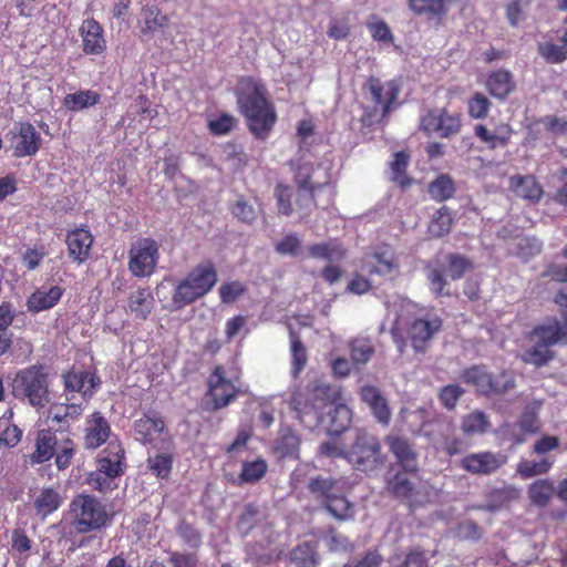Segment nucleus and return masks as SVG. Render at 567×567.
I'll list each match as a JSON object with an SVG mask.
<instances>
[{
    "mask_svg": "<svg viewBox=\"0 0 567 567\" xmlns=\"http://www.w3.org/2000/svg\"><path fill=\"white\" fill-rule=\"evenodd\" d=\"M238 110L246 118L250 133L265 141L277 122L275 105L266 86L251 76L241 78L236 89Z\"/></svg>",
    "mask_w": 567,
    "mask_h": 567,
    "instance_id": "1",
    "label": "nucleus"
},
{
    "mask_svg": "<svg viewBox=\"0 0 567 567\" xmlns=\"http://www.w3.org/2000/svg\"><path fill=\"white\" fill-rule=\"evenodd\" d=\"M308 489L334 519L347 522L354 518V504L348 499L346 483L341 478L318 475L310 478Z\"/></svg>",
    "mask_w": 567,
    "mask_h": 567,
    "instance_id": "2",
    "label": "nucleus"
},
{
    "mask_svg": "<svg viewBox=\"0 0 567 567\" xmlns=\"http://www.w3.org/2000/svg\"><path fill=\"white\" fill-rule=\"evenodd\" d=\"M218 280L217 269L212 260L196 265L174 288L172 300L166 309L177 311L206 296Z\"/></svg>",
    "mask_w": 567,
    "mask_h": 567,
    "instance_id": "3",
    "label": "nucleus"
},
{
    "mask_svg": "<svg viewBox=\"0 0 567 567\" xmlns=\"http://www.w3.org/2000/svg\"><path fill=\"white\" fill-rule=\"evenodd\" d=\"M11 388L16 399L27 401L37 410L45 408L50 402L49 368L35 363L17 371Z\"/></svg>",
    "mask_w": 567,
    "mask_h": 567,
    "instance_id": "4",
    "label": "nucleus"
},
{
    "mask_svg": "<svg viewBox=\"0 0 567 567\" xmlns=\"http://www.w3.org/2000/svg\"><path fill=\"white\" fill-rule=\"evenodd\" d=\"M367 87L374 105L364 109L360 122L363 126L371 127L391 113L400 95L401 85L396 80L382 82L379 78L371 75L367 80Z\"/></svg>",
    "mask_w": 567,
    "mask_h": 567,
    "instance_id": "5",
    "label": "nucleus"
},
{
    "mask_svg": "<svg viewBox=\"0 0 567 567\" xmlns=\"http://www.w3.org/2000/svg\"><path fill=\"white\" fill-rule=\"evenodd\" d=\"M72 525L80 534L101 530L111 520L106 506L95 496L76 495L70 503Z\"/></svg>",
    "mask_w": 567,
    "mask_h": 567,
    "instance_id": "6",
    "label": "nucleus"
},
{
    "mask_svg": "<svg viewBox=\"0 0 567 567\" xmlns=\"http://www.w3.org/2000/svg\"><path fill=\"white\" fill-rule=\"evenodd\" d=\"M344 458L358 471L371 473L381 468L385 463L381 442L374 434L360 430L346 451Z\"/></svg>",
    "mask_w": 567,
    "mask_h": 567,
    "instance_id": "7",
    "label": "nucleus"
},
{
    "mask_svg": "<svg viewBox=\"0 0 567 567\" xmlns=\"http://www.w3.org/2000/svg\"><path fill=\"white\" fill-rule=\"evenodd\" d=\"M126 471L125 451L120 442H110L99 454L96 470L89 475V483L99 491L109 486L107 480L122 476Z\"/></svg>",
    "mask_w": 567,
    "mask_h": 567,
    "instance_id": "8",
    "label": "nucleus"
},
{
    "mask_svg": "<svg viewBox=\"0 0 567 567\" xmlns=\"http://www.w3.org/2000/svg\"><path fill=\"white\" fill-rule=\"evenodd\" d=\"M554 302L560 308L563 322L557 318L548 319L546 322L534 327L528 334L529 340L549 349L557 343H567V291L558 290L554 297Z\"/></svg>",
    "mask_w": 567,
    "mask_h": 567,
    "instance_id": "9",
    "label": "nucleus"
},
{
    "mask_svg": "<svg viewBox=\"0 0 567 567\" xmlns=\"http://www.w3.org/2000/svg\"><path fill=\"white\" fill-rule=\"evenodd\" d=\"M159 259V244L151 237L135 240L128 249L127 269L136 278L151 277Z\"/></svg>",
    "mask_w": 567,
    "mask_h": 567,
    "instance_id": "10",
    "label": "nucleus"
},
{
    "mask_svg": "<svg viewBox=\"0 0 567 567\" xmlns=\"http://www.w3.org/2000/svg\"><path fill=\"white\" fill-rule=\"evenodd\" d=\"M462 380L483 395L504 394L515 386L514 378L506 371L488 373L484 367L473 365L462 373Z\"/></svg>",
    "mask_w": 567,
    "mask_h": 567,
    "instance_id": "11",
    "label": "nucleus"
},
{
    "mask_svg": "<svg viewBox=\"0 0 567 567\" xmlns=\"http://www.w3.org/2000/svg\"><path fill=\"white\" fill-rule=\"evenodd\" d=\"M363 268L370 276H380L390 280L400 274V262L394 249L382 244L365 252L362 258Z\"/></svg>",
    "mask_w": 567,
    "mask_h": 567,
    "instance_id": "12",
    "label": "nucleus"
},
{
    "mask_svg": "<svg viewBox=\"0 0 567 567\" xmlns=\"http://www.w3.org/2000/svg\"><path fill=\"white\" fill-rule=\"evenodd\" d=\"M462 118L446 109H430L420 121V130L427 135L449 138L461 132Z\"/></svg>",
    "mask_w": 567,
    "mask_h": 567,
    "instance_id": "13",
    "label": "nucleus"
},
{
    "mask_svg": "<svg viewBox=\"0 0 567 567\" xmlns=\"http://www.w3.org/2000/svg\"><path fill=\"white\" fill-rule=\"evenodd\" d=\"M240 390L226 377L225 368L217 364L207 379L206 396L209 398L213 410L228 406L236 400Z\"/></svg>",
    "mask_w": 567,
    "mask_h": 567,
    "instance_id": "14",
    "label": "nucleus"
},
{
    "mask_svg": "<svg viewBox=\"0 0 567 567\" xmlns=\"http://www.w3.org/2000/svg\"><path fill=\"white\" fill-rule=\"evenodd\" d=\"M443 321L435 313H426L422 318H415L408 327V338L413 349L417 352H424L427 343L442 329Z\"/></svg>",
    "mask_w": 567,
    "mask_h": 567,
    "instance_id": "15",
    "label": "nucleus"
},
{
    "mask_svg": "<svg viewBox=\"0 0 567 567\" xmlns=\"http://www.w3.org/2000/svg\"><path fill=\"white\" fill-rule=\"evenodd\" d=\"M507 462L506 455L497 452L482 451L465 455L460 466L473 475H491L496 473Z\"/></svg>",
    "mask_w": 567,
    "mask_h": 567,
    "instance_id": "16",
    "label": "nucleus"
},
{
    "mask_svg": "<svg viewBox=\"0 0 567 567\" xmlns=\"http://www.w3.org/2000/svg\"><path fill=\"white\" fill-rule=\"evenodd\" d=\"M542 430V423L536 406L527 405L519 419L507 426L506 437L512 446L522 445L529 435H535Z\"/></svg>",
    "mask_w": 567,
    "mask_h": 567,
    "instance_id": "17",
    "label": "nucleus"
},
{
    "mask_svg": "<svg viewBox=\"0 0 567 567\" xmlns=\"http://www.w3.org/2000/svg\"><path fill=\"white\" fill-rule=\"evenodd\" d=\"M112 434L111 424L100 412L90 414L84 423L82 444L85 450L94 451L107 442Z\"/></svg>",
    "mask_w": 567,
    "mask_h": 567,
    "instance_id": "18",
    "label": "nucleus"
},
{
    "mask_svg": "<svg viewBox=\"0 0 567 567\" xmlns=\"http://www.w3.org/2000/svg\"><path fill=\"white\" fill-rule=\"evenodd\" d=\"M93 243V235L86 226L68 231L65 244L69 258L78 265L86 262L91 257Z\"/></svg>",
    "mask_w": 567,
    "mask_h": 567,
    "instance_id": "19",
    "label": "nucleus"
},
{
    "mask_svg": "<svg viewBox=\"0 0 567 567\" xmlns=\"http://www.w3.org/2000/svg\"><path fill=\"white\" fill-rule=\"evenodd\" d=\"M384 442L404 472H417V453L408 437L389 434L384 437Z\"/></svg>",
    "mask_w": 567,
    "mask_h": 567,
    "instance_id": "20",
    "label": "nucleus"
},
{
    "mask_svg": "<svg viewBox=\"0 0 567 567\" xmlns=\"http://www.w3.org/2000/svg\"><path fill=\"white\" fill-rule=\"evenodd\" d=\"M289 166L293 171V182L299 192V198H301V192H306L308 194V199L317 206L316 203V193L326 186L329 182L324 183H315L311 177L315 173V166L310 162H295L289 161ZM300 199L297 200L299 205Z\"/></svg>",
    "mask_w": 567,
    "mask_h": 567,
    "instance_id": "21",
    "label": "nucleus"
},
{
    "mask_svg": "<svg viewBox=\"0 0 567 567\" xmlns=\"http://www.w3.org/2000/svg\"><path fill=\"white\" fill-rule=\"evenodd\" d=\"M17 142L13 146L16 157L34 156L41 147V134L30 122H19L16 124Z\"/></svg>",
    "mask_w": 567,
    "mask_h": 567,
    "instance_id": "22",
    "label": "nucleus"
},
{
    "mask_svg": "<svg viewBox=\"0 0 567 567\" xmlns=\"http://www.w3.org/2000/svg\"><path fill=\"white\" fill-rule=\"evenodd\" d=\"M134 433L136 440L146 445L155 442L165 431L166 425L164 419L156 412H148L135 420Z\"/></svg>",
    "mask_w": 567,
    "mask_h": 567,
    "instance_id": "23",
    "label": "nucleus"
},
{
    "mask_svg": "<svg viewBox=\"0 0 567 567\" xmlns=\"http://www.w3.org/2000/svg\"><path fill=\"white\" fill-rule=\"evenodd\" d=\"M512 128L508 124H499L494 130H489L485 124H476L474 126L475 137L488 150L493 151L498 147L508 145L512 137Z\"/></svg>",
    "mask_w": 567,
    "mask_h": 567,
    "instance_id": "24",
    "label": "nucleus"
},
{
    "mask_svg": "<svg viewBox=\"0 0 567 567\" xmlns=\"http://www.w3.org/2000/svg\"><path fill=\"white\" fill-rule=\"evenodd\" d=\"M63 384L66 391L80 392L84 399H90L96 386L100 385V379L89 371H68L63 375Z\"/></svg>",
    "mask_w": 567,
    "mask_h": 567,
    "instance_id": "25",
    "label": "nucleus"
},
{
    "mask_svg": "<svg viewBox=\"0 0 567 567\" xmlns=\"http://www.w3.org/2000/svg\"><path fill=\"white\" fill-rule=\"evenodd\" d=\"M80 33L83 42V51L86 54H101L106 49L104 31L101 24L93 18L83 21Z\"/></svg>",
    "mask_w": 567,
    "mask_h": 567,
    "instance_id": "26",
    "label": "nucleus"
},
{
    "mask_svg": "<svg viewBox=\"0 0 567 567\" xmlns=\"http://www.w3.org/2000/svg\"><path fill=\"white\" fill-rule=\"evenodd\" d=\"M361 400L369 405L373 416L382 425H388L391 421V410L386 399L374 385H364L360 391Z\"/></svg>",
    "mask_w": 567,
    "mask_h": 567,
    "instance_id": "27",
    "label": "nucleus"
},
{
    "mask_svg": "<svg viewBox=\"0 0 567 567\" xmlns=\"http://www.w3.org/2000/svg\"><path fill=\"white\" fill-rule=\"evenodd\" d=\"M485 87L488 93L497 99L505 100L516 89L513 74L507 70H496L487 75Z\"/></svg>",
    "mask_w": 567,
    "mask_h": 567,
    "instance_id": "28",
    "label": "nucleus"
},
{
    "mask_svg": "<svg viewBox=\"0 0 567 567\" xmlns=\"http://www.w3.org/2000/svg\"><path fill=\"white\" fill-rule=\"evenodd\" d=\"M58 445L56 435L51 430H40L35 439V449L28 455L27 462L31 465L41 464L54 456Z\"/></svg>",
    "mask_w": 567,
    "mask_h": 567,
    "instance_id": "29",
    "label": "nucleus"
},
{
    "mask_svg": "<svg viewBox=\"0 0 567 567\" xmlns=\"http://www.w3.org/2000/svg\"><path fill=\"white\" fill-rule=\"evenodd\" d=\"M64 289L60 286H52L48 291L35 290L27 299V309L31 313H39L49 310L59 303Z\"/></svg>",
    "mask_w": 567,
    "mask_h": 567,
    "instance_id": "30",
    "label": "nucleus"
},
{
    "mask_svg": "<svg viewBox=\"0 0 567 567\" xmlns=\"http://www.w3.org/2000/svg\"><path fill=\"white\" fill-rule=\"evenodd\" d=\"M440 437L432 440L437 451H443L447 456L452 457L463 453L466 449L464 441L453 434V427L449 423H440L437 425Z\"/></svg>",
    "mask_w": 567,
    "mask_h": 567,
    "instance_id": "31",
    "label": "nucleus"
},
{
    "mask_svg": "<svg viewBox=\"0 0 567 567\" xmlns=\"http://www.w3.org/2000/svg\"><path fill=\"white\" fill-rule=\"evenodd\" d=\"M169 24V19L155 4H146L141 9V19L138 21L141 33L154 34L163 31Z\"/></svg>",
    "mask_w": 567,
    "mask_h": 567,
    "instance_id": "32",
    "label": "nucleus"
},
{
    "mask_svg": "<svg viewBox=\"0 0 567 567\" xmlns=\"http://www.w3.org/2000/svg\"><path fill=\"white\" fill-rule=\"evenodd\" d=\"M62 504V496L54 487H43L33 502L35 515L42 519L59 509Z\"/></svg>",
    "mask_w": 567,
    "mask_h": 567,
    "instance_id": "33",
    "label": "nucleus"
},
{
    "mask_svg": "<svg viewBox=\"0 0 567 567\" xmlns=\"http://www.w3.org/2000/svg\"><path fill=\"white\" fill-rule=\"evenodd\" d=\"M509 187L517 196L535 203L539 202L543 195V187L532 175L511 177Z\"/></svg>",
    "mask_w": 567,
    "mask_h": 567,
    "instance_id": "34",
    "label": "nucleus"
},
{
    "mask_svg": "<svg viewBox=\"0 0 567 567\" xmlns=\"http://www.w3.org/2000/svg\"><path fill=\"white\" fill-rule=\"evenodd\" d=\"M127 302L130 312L141 320H146L154 308V298L148 288L138 287L130 293Z\"/></svg>",
    "mask_w": 567,
    "mask_h": 567,
    "instance_id": "35",
    "label": "nucleus"
},
{
    "mask_svg": "<svg viewBox=\"0 0 567 567\" xmlns=\"http://www.w3.org/2000/svg\"><path fill=\"white\" fill-rule=\"evenodd\" d=\"M410 154L405 151L395 152L390 162L391 181L401 189H406L413 184V178L408 174Z\"/></svg>",
    "mask_w": 567,
    "mask_h": 567,
    "instance_id": "36",
    "label": "nucleus"
},
{
    "mask_svg": "<svg viewBox=\"0 0 567 567\" xmlns=\"http://www.w3.org/2000/svg\"><path fill=\"white\" fill-rule=\"evenodd\" d=\"M101 95L93 90H81L75 93H69L63 97V106L70 112H79L90 106L96 105Z\"/></svg>",
    "mask_w": 567,
    "mask_h": 567,
    "instance_id": "37",
    "label": "nucleus"
},
{
    "mask_svg": "<svg viewBox=\"0 0 567 567\" xmlns=\"http://www.w3.org/2000/svg\"><path fill=\"white\" fill-rule=\"evenodd\" d=\"M427 193L437 203L446 202L454 197L456 185L449 174H441L429 184Z\"/></svg>",
    "mask_w": 567,
    "mask_h": 567,
    "instance_id": "38",
    "label": "nucleus"
},
{
    "mask_svg": "<svg viewBox=\"0 0 567 567\" xmlns=\"http://www.w3.org/2000/svg\"><path fill=\"white\" fill-rule=\"evenodd\" d=\"M291 375L297 379L308 362L307 349L300 337L290 329Z\"/></svg>",
    "mask_w": 567,
    "mask_h": 567,
    "instance_id": "39",
    "label": "nucleus"
},
{
    "mask_svg": "<svg viewBox=\"0 0 567 567\" xmlns=\"http://www.w3.org/2000/svg\"><path fill=\"white\" fill-rule=\"evenodd\" d=\"M346 249L336 240L315 244L309 247V254L313 258L329 261L341 260L346 257Z\"/></svg>",
    "mask_w": 567,
    "mask_h": 567,
    "instance_id": "40",
    "label": "nucleus"
},
{
    "mask_svg": "<svg viewBox=\"0 0 567 567\" xmlns=\"http://www.w3.org/2000/svg\"><path fill=\"white\" fill-rule=\"evenodd\" d=\"M453 221L451 209L447 206H442L434 213L429 224V234L432 237L441 238L451 231Z\"/></svg>",
    "mask_w": 567,
    "mask_h": 567,
    "instance_id": "41",
    "label": "nucleus"
},
{
    "mask_svg": "<svg viewBox=\"0 0 567 567\" xmlns=\"http://www.w3.org/2000/svg\"><path fill=\"white\" fill-rule=\"evenodd\" d=\"M306 401L313 409H323L331 398V385L319 380L312 381L307 385Z\"/></svg>",
    "mask_w": 567,
    "mask_h": 567,
    "instance_id": "42",
    "label": "nucleus"
},
{
    "mask_svg": "<svg viewBox=\"0 0 567 567\" xmlns=\"http://www.w3.org/2000/svg\"><path fill=\"white\" fill-rule=\"evenodd\" d=\"M488 427L489 421L483 411L476 410L462 417L461 430L467 436L483 434Z\"/></svg>",
    "mask_w": 567,
    "mask_h": 567,
    "instance_id": "43",
    "label": "nucleus"
},
{
    "mask_svg": "<svg viewBox=\"0 0 567 567\" xmlns=\"http://www.w3.org/2000/svg\"><path fill=\"white\" fill-rule=\"evenodd\" d=\"M555 494L554 484L549 480H537L528 488V496L533 504L544 507Z\"/></svg>",
    "mask_w": 567,
    "mask_h": 567,
    "instance_id": "44",
    "label": "nucleus"
},
{
    "mask_svg": "<svg viewBox=\"0 0 567 567\" xmlns=\"http://www.w3.org/2000/svg\"><path fill=\"white\" fill-rule=\"evenodd\" d=\"M426 279L429 288L435 297H449L451 295L447 289L449 282L444 271L439 267L426 265Z\"/></svg>",
    "mask_w": 567,
    "mask_h": 567,
    "instance_id": "45",
    "label": "nucleus"
},
{
    "mask_svg": "<svg viewBox=\"0 0 567 567\" xmlns=\"http://www.w3.org/2000/svg\"><path fill=\"white\" fill-rule=\"evenodd\" d=\"M386 489L394 497L410 499L414 494L413 483L403 473L394 474L386 484Z\"/></svg>",
    "mask_w": 567,
    "mask_h": 567,
    "instance_id": "46",
    "label": "nucleus"
},
{
    "mask_svg": "<svg viewBox=\"0 0 567 567\" xmlns=\"http://www.w3.org/2000/svg\"><path fill=\"white\" fill-rule=\"evenodd\" d=\"M467 113L471 118L484 120L487 117L492 102L482 92H474L466 102Z\"/></svg>",
    "mask_w": 567,
    "mask_h": 567,
    "instance_id": "47",
    "label": "nucleus"
},
{
    "mask_svg": "<svg viewBox=\"0 0 567 567\" xmlns=\"http://www.w3.org/2000/svg\"><path fill=\"white\" fill-rule=\"evenodd\" d=\"M267 470V462L261 457L250 462H244L239 480L241 483H257L266 475Z\"/></svg>",
    "mask_w": 567,
    "mask_h": 567,
    "instance_id": "48",
    "label": "nucleus"
},
{
    "mask_svg": "<svg viewBox=\"0 0 567 567\" xmlns=\"http://www.w3.org/2000/svg\"><path fill=\"white\" fill-rule=\"evenodd\" d=\"M447 274L452 280L461 279L467 271L472 270L474 265L470 258L464 255L451 252L446 256Z\"/></svg>",
    "mask_w": 567,
    "mask_h": 567,
    "instance_id": "49",
    "label": "nucleus"
},
{
    "mask_svg": "<svg viewBox=\"0 0 567 567\" xmlns=\"http://www.w3.org/2000/svg\"><path fill=\"white\" fill-rule=\"evenodd\" d=\"M374 354V347L370 339H354L350 342V358L354 364L368 363Z\"/></svg>",
    "mask_w": 567,
    "mask_h": 567,
    "instance_id": "50",
    "label": "nucleus"
},
{
    "mask_svg": "<svg viewBox=\"0 0 567 567\" xmlns=\"http://www.w3.org/2000/svg\"><path fill=\"white\" fill-rule=\"evenodd\" d=\"M300 445V439L298 434L290 427L281 430L277 440L276 450L281 456L295 455Z\"/></svg>",
    "mask_w": 567,
    "mask_h": 567,
    "instance_id": "51",
    "label": "nucleus"
},
{
    "mask_svg": "<svg viewBox=\"0 0 567 567\" xmlns=\"http://www.w3.org/2000/svg\"><path fill=\"white\" fill-rule=\"evenodd\" d=\"M555 357V352L547 347L535 342L533 347L523 353V361L537 368L546 365Z\"/></svg>",
    "mask_w": 567,
    "mask_h": 567,
    "instance_id": "52",
    "label": "nucleus"
},
{
    "mask_svg": "<svg viewBox=\"0 0 567 567\" xmlns=\"http://www.w3.org/2000/svg\"><path fill=\"white\" fill-rule=\"evenodd\" d=\"M538 54L549 64H559L567 60L566 47L553 43L543 42L537 45Z\"/></svg>",
    "mask_w": 567,
    "mask_h": 567,
    "instance_id": "53",
    "label": "nucleus"
},
{
    "mask_svg": "<svg viewBox=\"0 0 567 567\" xmlns=\"http://www.w3.org/2000/svg\"><path fill=\"white\" fill-rule=\"evenodd\" d=\"M75 455V444L70 437L62 440L55 447V465L58 470H66Z\"/></svg>",
    "mask_w": 567,
    "mask_h": 567,
    "instance_id": "54",
    "label": "nucleus"
},
{
    "mask_svg": "<svg viewBox=\"0 0 567 567\" xmlns=\"http://www.w3.org/2000/svg\"><path fill=\"white\" fill-rule=\"evenodd\" d=\"M274 196L277 200L278 213L284 216H290L293 213L292 188L284 183H278L275 187Z\"/></svg>",
    "mask_w": 567,
    "mask_h": 567,
    "instance_id": "55",
    "label": "nucleus"
},
{
    "mask_svg": "<svg viewBox=\"0 0 567 567\" xmlns=\"http://www.w3.org/2000/svg\"><path fill=\"white\" fill-rule=\"evenodd\" d=\"M173 456L168 453H159L148 458L150 471L158 478H167L173 468Z\"/></svg>",
    "mask_w": 567,
    "mask_h": 567,
    "instance_id": "56",
    "label": "nucleus"
},
{
    "mask_svg": "<svg viewBox=\"0 0 567 567\" xmlns=\"http://www.w3.org/2000/svg\"><path fill=\"white\" fill-rule=\"evenodd\" d=\"M553 461L548 458H543L538 462L536 461H522L517 465V472L524 478H529L536 475L546 474L553 466Z\"/></svg>",
    "mask_w": 567,
    "mask_h": 567,
    "instance_id": "57",
    "label": "nucleus"
},
{
    "mask_svg": "<svg viewBox=\"0 0 567 567\" xmlns=\"http://www.w3.org/2000/svg\"><path fill=\"white\" fill-rule=\"evenodd\" d=\"M246 287L243 282L233 280L224 282L219 289V298L221 303L230 305L238 300L245 292Z\"/></svg>",
    "mask_w": 567,
    "mask_h": 567,
    "instance_id": "58",
    "label": "nucleus"
},
{
    "mask_svg": "<svg viewBox=\"0 0 567 567\" xmlns=\"http://www.w3.org/2000/svg\"><path fill=\"white\" fill-rule=\"evenodd\" d=\"M367 28L373 40L384 43L393 41L392 31L384 20L372 16V20L367 22Z\"/></svg>",
    "mask_w": 567,
    "mask_h": 567,
    "instance_id": "59",
    "label": "nucleus"
},
{
    "mask_svg": "<svg viewBox=\"0 0 567 567\" xmlns=\"http://www.w3.org/2000/svg\"><path fill=\"white\" fill-rule=\"evenodd\" d=\"M463 394L464 389L458 384H447L440 390L439 399L445 409L453 410Z\"/></svg>",
    "mask_w": 567,
    "mask_h": 567,
    "instance_id": "60",
    "label": "nucleus"
},
{
    "mask_svg": "<svg viewBox=\"0 0 567 567\" xmlns=\"http://www.w3.org/2000/svg\"><path fill=\"white\" fill-rule=\"evenodd\" d=\"M176 532L179 537L192 547H198L202 544L200 533L186 520H182L178 524Z\"/></svg>",
    "mask_w": 567,
    "mask_h": 567,
    "instance_id": "61",
    "label": "nucleus"
},
{
    "mask_svg": "<svg viewBox=\"0 0 567 567\" xmlns=\"http://www.w3.org/2000/svg\"><path fill=\"white\" fill-rule=\"evenodd\" d=\"M236 118L227 113L221 114L216 120L208 123V127L214 135H226L236 126Z\"/></svg>",
    "mask_w": 567,
    "mask_h": 567,
    "instance_id": "62",
    "label": "nucleus"
},
{
    "mask_svg": "<svg viewBox=\"0 0 567 567\" xmlns=\"http://www.w3.org/2000/svg\"><path fill=\"white\" fill-rule=\"evenodd\" d=\"M21 437L22 430L19 426L11 424L0 433V447H16L21 441Z\"/></svg>",
    "mask_w": 567,
    "mask_h": 567,
    "instance_id": "63",
    "label": "nucleus"
},
{
    "mask_svg": "<svg viewBox=\"0 0 567 567\" xmlns=\"http://www.w3.org/2000/svg\"><path fill=\"white\" fill-rule=\"evenodd\" d=\"M173 567H198V557L194 553L173 551L169 556Z\"/></svg>",
    "mask_w": 567,
    "mask_h": 567,
    "instance_id": "64",
    "label": "nucleus"
}]
</instances>
